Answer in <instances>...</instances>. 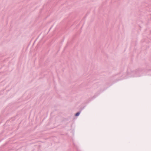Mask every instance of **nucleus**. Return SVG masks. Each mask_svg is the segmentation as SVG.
<instances>
[{"mask_svg":"<svg viewBox=\"0 0 151 151\" xmlns=\"http://www.w3.org/2000/svg\"><path fill=\"white\" fill-rule=\"evenodd\" d=\"M80 114V113L79 112H78L75 115V116H78L79 114Z\"/></svg>","mask_w":151,"mask_h":151,"instance_id":"f257e3e1","label":"nucleus"}]
</instances>
